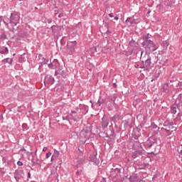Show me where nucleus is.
<instances>
[{
	"mask_svg": "<svg viewBox=\"0 0 182 182\" xmlns=\"http://www.w3.org/2000/svg\"><path fill=\"white\" fill-rule=\"evenodd\" d=\"M142 45L146 52H154V50H157L156 44H154V42L150 39L145 40L142 43Z\"/></svg>",
	"mask_w": 182,
	"mask_h": 182,
	"instance_id": "1",
	"label": "nucleus"
},
{
	"mask_svg": "<svg viewBox=\"0 0 182 182\" xmlns=\"http://www.w3.org/2000/svg\"><path fill=\"white\" fill-rule=\"evenodd\" d=\"M157 144V136L154 135L150 136L146 142L144 143L145 149H151V146Z\"/></svg>",
	"mask_w": 182,
	"mask_h": 182,
	"instance_id": "2",
	"label": "nucleus"
},
{
	"mask_svg": "<svg viewBox=\"0 0 182 182\" xmlns=\"http://www.w3.org/2000/svg\"><path fill=\"white\" fill-rule=\"evenodd\" d=\"M19 19H21V17L19 16V13L14 11L13 13L11 14L9 22L10 23H13L16 26V25L19 23Z\"/></svg>",
	"mask_w": 182,
	"mask_h": 182,
	"instance_id": "3",
	"label": "nucleus"
},
{
	"mask_svg": "<svg viewBox=\"0 0 182 182\" xmlns=\"http://www.w3.org/2000/svg\"><path fill=\"white\" fill-rule=\"evenodd\" d=\"M164 127L165 128H164V129L166 131V133L167 134H172V133L173 132H176V129H177V128H176L173 125V124L171 123V122H170V123H168V124H166V122H165V124H164Z\"/></svg>",
	"mask_w": 182,
	"mask_h": 182,
	"instance_id": "4",
	"label": "nucleus"
},
{
	"mask_svg": "<svg viewBox=\"0 0 182 182\" xmlns=\"http://www.w3.org/2000/svg\"><path fill=\"white\" fill-rule=\"evenodd\" d=\"M78 151H80V154L77 157V167H79V166H83V164L86 163V159L83 156V151L80 150V149H78Z\"/></svg>",
	"mask_w": 182,
	"mask_h": 182,
	"instance_id": "5",
	"label": "nucleus"
},
{
	"mask_svg": "<svg viewBox=\"0 0 182 182\" xmlns=\"http://www.w3.org/2000/svg\"><path fill=\"white\" fill-rule=\"evenodd\" d=\"M77 42L76 41H73L70 42L67 45V52L68 55H73L75 53V46H76Z\"/></svg>",
	"mask_w": 182,
	"mask_h": 182,
	"instance_id": "6",
	"label": "nucleus"
},
{
	"mask_svg": "<svg viewBox=\"0 0 182 182\" xmlns=\"http://www.w3.org/2000/svg\"><path fill=\"white\" fill-rule=\"evenodd\" d=\"M55 83V78L51 75H46L44 79V85L46 87H49V86H52Z\"/></svg>",
	"mask_w": 182,
	"mask_h": 182,
	"instance_id": "7",
	"label": "nucleus"
},
{
	"mask_svg": "<svg viewBox=\"0 0 182 182\" xmlns=\"http://www.w3.org/2000/svg\"><path fill=\"white\" fill-rule=\"evenodd\" d=\"M109 117H107L106 114H104L101 121V126L102 129H106L107 126H109Z\"/></svg>",
	"mask_w": 182,
	"mask_h": 182,
	"instance_id": "8",
	"label": "nucleus"
},
{
	"mask_svg": "<svg viewBox=\"0 0 182 182\" xmlns=\"http://www.w3.org/2000/svg\"><path fill=\"white\" fill-rule=\"evenodd\" d=\"M24 175L25 173H23V171H17L14 173V178L17 182H19L22 178H23Z\"/></svg>",
	"mask_w": 182,
	"mask_h": 182,
	"instance_id": "9",
	"label": "nucleus"
},
{
	"mask_svg": "<svg viewBox=\"0 0 182 182\" xmlns=\"http://www.w3.org/2000/svg\"><path fill=\"white\" fill-rule=\"evenodd\" d=\"M60 67V64H59V61L56 59L53 60L52 63L48 64V68H50V69H55L56 70V69H58Z\"/></svg>",
	"mask_w": 182,
	"mask_h": 182,
	"instance_id": "10",
	"label": "nucleus"
},
{
	"mask_svg": "<svg viewBox=\"0 0 182 182\" xmlns=\"http://www.w3.org/2000/svg\"><path fill=\"white\" fill-rule=\"evenodd\" d=\"M55 75H60L63 77H66V72L63 70L62 66L58 67V69L55 70Z\"/></svg>",
	"mask_w": 182,
	"mask_h": 182,
	"instance_id": "11",
	"label": "nucleus"
},
{
	"mask_svg": "<svg viewBox=\"0 0 182 182\" xmlns=\"http://www.w3.org/2000/svg\"><path fill=\"white\" fill-rule=\"evenodd\" d=\"M143 65L144 69H147L148 68H150V65H151V58H147L144 62H143Z\"/></svg>",
	"mask_w": 182,
	"mask_h": 182,
	"instance_id": "12",
	"label": "nucleus"
},
{
	"mask_svg": "<svg viewBox=\"0 0 182 182\" xmlns=\"http://www.w3.org/2000/svg\"><path fill=\"white\" fill-rule=\"evenodd\" d=\"M76 113V111H71V113L70 114L71 120H73L74 122H77L79 120V117Z\"/></svg>",
	"mask_w": 182,
	"mask_h": 182,
	"instance_id": "13",
	"label": "nucleus"
},
{
	"mask_svg": "<svg viewBox=\"0 0 182 182\" xmlns=\"http://www.w3.org/2000/svg\"><path fill=\"white\" fill-rule=\"evenodd\" d=\"M91 161H92L93 163H95V164H96L97 166L100 163V161H99V159H97V156H96V155H92L90 157Z\"/></svg>",
	"mask_w": 182,
	"mask_h": 182,
	"instance_id": "14",
	"label": "nucleus"
},
{
	"mask_svg": "<svg viewBox=\"0 0 182 182\" xmlns=\"http://www.w3.org/2000/svg\"><path fill=\"white\" fill-rule=\"evenodd\" d=\"M60 29H62V27L59 26H51V30L53 31V33H58Z\"/></svg>",
	"mask_w": 182,
	"mask_h": 182,
	"instance_id": "15",
	"label": "nucleus"
},
{
	"mask_svg": "<svg viewBox=\"0 0 182 182\" xmlns=\"http://www.w3.org/2000/svg\"><path fill=\"white\" fill-rule=\"evenodd\" d=\"M141 154H143L142 151L136 150L134 152H133L132 157H133V159H136V157H137V156H141Z\"/></svg>",
	"mask_w": 182,
	"mask_h": 182,
	"instance_id": "16",
	"label": "nucleus"
},
{
	"mask_svg": "<svg viewBox=\"0 0 182 182\" xmlns=\"http://www.w3.org/2000/svg\"><path fill=\"white\" fill-rule=\"evenodd\" d=\"M0 53L1 55H7V53H9V50H8V48L3 47L1 49H0Z\"/></svg>",
	"mask_w": 182,
	"mask_h": 182,
	"instance_id": "17",
	"label": "nucleus"
},
{
	"mask_svg": "<svg viewBox=\"0 0 182 182\" xmlns=\"http://www.w3.org/2000/svg\"><path fill=\"white\" fill-rule=\"evenodd\" d=\"M59 151L56 149H54V153L52 156L51 160H55V159H58L59 157Z\"/></svg>",
	"mask_w": 182,
	"mask_h": 182,
	"instance_id": "18",
	"label": "nucleus"
},
{
	"mask_svg": "<svg viewBox=\"0 0 182 182\" xmlns=\"http://www.w3.org/2000/svg\"><path fill=\"white\" fill-rule=\"evenodd\" d=\"M48 62H49V59H46V58L42 57V62L40 63L41 65L39 66V69H41V68L43 65H46V63H48Z\"/></svg>",
	"mask_w": 182,
	"mask_h": 182,
	"instance_id": "19",
	"label": "nucleus"
},
{
	"mask_svg": "<svg viewBox=\"0 0 182 182\" xmlns=\"http://www.w3.org/2000/svg\"><path fill=\"white\" fill-rule=\"evenodd\" d=\"M126 22H129L130 25H133L134 23H136V19L129 17L126 20Z\"/></svg>",
	"mask_w": 182,
	"mask_h": 182,
	"instance_id": "20",
	"label": "nucleus"
},
{
	"mask_svg": "<svg viewBox=\"0 0 182 182\" xmlns=\"http://www.w3.org/2000/svg\"><path fill=\"white\" fill-rule=\"evenodd\" d=\"M120 117H119V114H115L113 117L110 118L111 122H116L117 120H119Z\"/></svg>",
	"mask_w": 182,
	"mask_h": 182,
	"instance_id": "21",
	"label": "nucleus"
},
{
	"mask_svg": "<svg viewBox=\"0 0 182 182\" xmlns=\"http://www.w3.org/2000/svg\"><path fill=\"white\" fill-rule=\"evenodd\" d=\"M129 46H132V48H136V47H137V43H136V41L134 40H132L129 42Z\"/></svg>",
	"mask_w": 182,
	"mask_h": 182,
	"instance_id": "22",
	"label": "nucleus"
},
{
	"mask_svg": "<svg viewBox=\"0 0 182 182\" xmlns=\"http://www.w3.org/2000/svg\"><path fill=\"white\" fill-rule=\"evenodd\" d=\"M129 180L130 182H136V181H137V176H130Z\"/></svg>",
	"mask_w": 182,
	"mask_h": 182,
	"instance_id": "23",
	"label": "nucleus"
},
{
	"mask_svg": "<svg viewBox=\"0 0 182 182\" xmlns=\"http://www.w3.org/2000/svg\"><path fill=\"white\" fill-rule=\"evenodd\" d=\"M63 120H68V122H70V120H72L70 118V114L66 116H63Z\"/></svg>",
	"mask_w": 182,
	"mask_h": 182,
	"instance_id": "24",
	"label": "nucleus"
},
{
	"mask_svg": "<svg viewBox=\"0 0 182 182\" xmlns=\"http://www.w3.org/2000/svg\"><path fill=\"white\" fill-rule=\"evenodd\" d=\"M171 111L172 114H176V113H177V107H171Z\"/></svg>",
	"mask_w": 182,
	"mask_h": 182,
	"instance_id": "25",
	"label": "nucleus"
},
{
	"mask_svg": "<svg viewBox=\"0 0 182 182\" xmlns=\"http://www.w3.org/2000/svg\"><path fill=\"white\" fill-rule=\"evenodd\" d=\"M103 103H105V100L99 99L97 102V105H99V106H102V105H103Z\"/></svg>",
	"mask_w": 182,
	"mask_h": 182,
	"instance_id": "26",
	"label": "nucleus"
},
{
	"mask_svg": "<svg viewBox=\"0 0 182 182\" xmlns=\"http://www.w3.org/2000/svg\"><path fill=\"white\" fill-rule=\"evenodd\" d=\"M14 60L12 58H6V63H9L10 65H12V62Z\"/></svg>",
	"mask_w": 182,
	"mask_h": 182,
	"instance_id": "27",
	"label": "nucleus"
},
{
	"mask_svg": "<svg viewBox=\"0 0 182 182\" xmlns=\"http://www.w3.org/2000/svg\"><path fill=\"white\" fill-rule=\"evenodd\" d=\"M114 173H116V174H119L120 173L121 170L119 168H116L114 169Z\"/></svg>",
	"mask_w": 182,
	"mask_h": 182,
	"instance_id": "28",
	"label": "nucleus"
},
{
	"mask_svg": "<svg viewBox=\"0 0 182 182\" xmlns=\"http://www.w3.org/2000/svg\"><path fill=\"white\" fill-rule=\"evenodd\" d=\"M133 137L135 140H137L139 139V138L140 137V136L138 134H135V135H133Z\"/></svg>",
	"mask_w": 182,
	"mask_h": 182,
	"instance_id": "29",
	"label": "nucleus"
},
{
	"mask_svg": "<svg viewBox=\"0 0 182 182\" xmlns=\"http://www.w3.org/2000/svg\"><path fill=\"white\" fill-rule=\"evenodd\" d=\"M50 156H52V153L48 152V153L46 154V159H49Z\"/></svg>",
	"mask_w": 182,
	"mask_h": 182,
	"instance_id": "30",
	"label": "nucleus"
},
{
	"mask_svg": "<svg viewBox=\"0 0 182 182\" xmlns=\"http://www.w3.org/2000/svg\"><path fill=\"white\" fill-rule=\"evenodd\" d=\"M92 52H97V48L96 47H93L91 48Z\"/></svg>",
	"mask_w": 182,
	"mask_h": 182,
	"instance_id": "31",
	"label": "nucleus"
},
{
	"mask_svg": "<svg viewBox=\"0 0 182 182\" xmlns=\"http://www.w3.org/2000/svg\"><path fill=\"white\" fill-rule=\"evenodd\" d=\"M17 164H18V166H23V163H22V161H18L17 162Z\"/></svg>",
	"mask_w": 182,
	"mask_h": 182,
	"instance_id": "32",
	"label": "nucleus"
},
{
	"mask_svg": "<svg viewBox=\"0 0 182 182\" xmlns=\"http://www.w3.org/2000/svg\"><path fill=\"white\" fill-rule=\"evenodd\" d=\"M110 136H114V129L111 130Z\"/></svg>",
	"mask_w": 182,
	"mask_h": 182,
	"instance_id": "33",
	"label": "nucleus"
},
{
	"mask_svg": "<svg viewBox=\"0 0 182 182\" xmlns=\"http://www.w3.org/2000/svg\"><path fill=\"white\" fill-rule=\"evenodd\" d=\"M151 126H152L153 129H157V125L156 124H152Z\"/></svg>",
	"mask_w": 182,
	"mask_h": 182,
	"instance_id": "34",
	"label": "nucleus"
},
{
	"mask_svg": "<svg viewBox=\"0 0 182 182\" xmlns=\"http://www.w3.org/2000/svg\"><path fill=\"white\" fill-rule=\"evenodd\" d=\"M108 16H109V18H114V16H113L112 13L109 14Z\"/></svg>",
	"mask_w": 182,
	"mask_h": 182,
	"instance_id": "35",
	"label": "nucleus"
},
{
	"mask_svg": "<svg viewBox=\"0 0 182 182\" xmlns=\"http://www.w3.org/2000/svg\"><path fill=\"white\" fill-rule=\"evenodd\" d=\"M112 86H113V87H117V84H116V82H114L112 84Z\"/></svg>",
	"mask_w": 182,
	"mask_h": 182,
	"instance_id": "36",
	"label": "nucleus"
},
{
	"mask_svg": "<svg viewBox=\"0 0 182 182\" xmlns=\"http://www.w3.org/2000/svg\"><path fill=\"white\" fill-rule=\"evenodd\" d=\"M46 150H48V147L44 146V147L43 148V151H46Z\"/></svg>",
	"mask_w": 182,
	"mask_h": 182,
	"instance_id": "37",
	"label": "nucleus"
},
{
	"mask_svg": "<svg viewBox=\"0 0 182 182\" xmlns=\"http://www.w3.org/2000/svg\"><path fill=\"white\" fill-rule=\"evenodd\" d=\"M58 18H63V14H60L58 15Z\"/></svg>",
	"mask_w": 182,
	"mask_h": 182,
	"instance_id": "38",
	"label": "nucleus"
},
{
	"mask_svg": "<svg viewBox=\"0 0 182 182\" xmlns=\"http://www.w3.org/2000/svg\"><path fill=\"white\" fill-rule=\"evenodd\" d=\"M28 178H31V172L28 173Z\"/></svg>",
	"mask_w": 182,
	"mask_h": 182,
	"instance_id": "39",
	"label": "nucleus"
},
{
	"mask_svg": "<svg viewBox=\"0 0 182 182\" xmlns=\"http://www.w3.org/2000/svg\"><path fill=\"white\" fill-rule=\"evenodd\" d=\"M145 38H146V41H147V39H149V33L147 34V36H145Z\"/></svg>",
	"mask_w": 182,
	"mask_h": 182,
	"instance_id": "40",
	"label": "nucleus"
},
{
	"mask_svg": "<svg viewBox=\"0 0 182 182\" xmlns=\"http://www.w3.org/2000/svg\"><path fill=\"white\" fill-rule=\"evenodd\" d=\"M114 19H115V21H119V17L118 16H115Z\"/></svg>",
	"mask_w": 182,
	"mask_h": 182,
	"instance_id": "41",
	"label": "nucleus"
},
{
	"mask_svg": "<svg viewBox=\"0 0 182 182\" xmlns=\"http://www.w3.org/2000/svg\"><path fill=\"white\" fill-rule=\"evenodd\" d=\"M75 110H77V112H79V107H76Z\"/></svg>",
	"mask_w": 182,
	"mask_h": 182,
	"instance_id": "42",
	"label": "nucleus"
},
{
	"mask_svg": "<svg viewBox=\"0 0 182 182\" xmlns=\"http://www.w3.org/2000/svg\"><path fill=\"white\" fill-rule=\"evenodd\" d=\"M101 182H106V179H105V178H103L102 181H101Z\"/></svg>",
	"mask_w": 182,
	"mask_h": 182,
	"instance_id": "43",
	"label": "nucleus"
},
{
	"mask_svg": "<svg viewBox=\"0 0 182 182\" xmlns=\"http://www.w3.org/2000/svg\"><path fill=\"white\" fill-rule=\"evenodd\" d=\"M1 22H2V17H0V26H1Z\"/></svg>",
	"mask_w": 182,
	"mask_h": 182,
	"instance_id": "44",
	"label": "nucleus"
},
{
	"mask_svg": "<svg viewBox=\"0 0 182 182\" xmlns=\"http://www.w3.org/2000/svg\"><path fill=\"white\" fill-rule=\"evenodd\" d=\"M92 103V107H93V102H92V100L90 101Z\"/></svg>",
	"mask_w": 182,
	"mask_h": 182,
	"instance_id": "45",
	"label": "nucleus"
},
{
	"mask_svg": "<svg viewBox=\"0 0 182 182\" xmlns=\"http://www.w3.org/2000/svg\"><path fill=\"white\" fill-rule=\"evenodd\" d=\"M79 171H77V172H76V174H77V176H79Z\"/></svg>",
	"mask_w": 182,
	"mask_h": 182,
	"instance_id": "46",
	"label": "nucleus"
},
{
	"mask_svg": "<svg viewBox=\"0 0 182 182\" xmlns=\"http://www.w3.org/2000/svg\"><path fill=\"white\" fill-rule=\"evenodd\" d=\"M4 22L5 25H8V23H6V22H5V21H4Z\"/></svg>",
	"mask_w": 182,
	"mask_h": 182,
	"instance_id": "47",
	"label": "nucleus"
},
{
	"mask_svg": "<svg viewBox=\"0 0 182 182\" xmlns=\"http://www.w3.org/2000/svg\"><path fill=\"white\" fill-rule=\"evenodd\" d=\"M109 141H109V140H108V141H107V143L109 144Z\"/></svg>",
	"mask_w": 182,
	"mask_h": 182,
	"instance_id": "48",
	"label": "nucleus"
},
{
	"mask_svg": "<svg viewBox=\"0 0 182 182\" xmlns=\"http://www.w3.org/2000/svg\"><path fill=\"white\" fill-rule=\"evenodd\" d=\"M111 174H113V171H111Z\"/></svg>",
	"mask_w": 182,
	"mask_h": 182,
	"instance_id": "49",
	"label": "nucleus"
},
{
	"mask_svg": "<svg viewBox=\"0 0 182 182\" xmlns=\"http://www.w3.org/2000/svg\"><path fill=\"white\" fill-rule=\"evenodd\" d=\"M0 120H1V117H0Z\"/></svg>",
	"mask_w": 182,
	"mask_h": 182,
	"instance_id": "50",
	"label": "nucleus"
}]
</instances>
